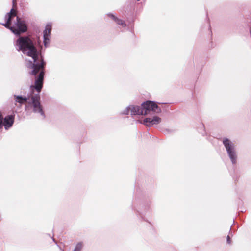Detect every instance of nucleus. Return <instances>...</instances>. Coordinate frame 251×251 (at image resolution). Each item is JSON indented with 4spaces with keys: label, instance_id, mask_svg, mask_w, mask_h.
<instances>
[{
    "label": "nucleus",
    "instance_id": "1",
    "mask_svg": "<svg viewBox=\"0 0 251 251\" xmlns=\"http://www.w3.org/2000/svg\"><path fill=\"white\" fill-rule=\"evenodd\" d=\"M16 50L21 51L24 54L32 57V60H29L27 68L31 70L30 75H35L39 72H46V62L40 51L35 46L33 39L29 35H21L18 36L14 42Z\"/></svg>",
    "mask_w": 251,
    "mask_h": 251
},
{
    "label": "nucleus",
    "instance_id": "2",
    "mask_svg": "<svg viewBox=\"0 0 251 251\" xmlns=\"http://www.w3.org/2000/svg\"><path fill=\"white\" fill-rule=\"evenodd\" d=\"M46 72H39L35 75H31L34 76V82L30 85V92L26 95H23V104L25 102V110L27 112L29 109H32L34 113H39L43 119L46 115L41 102L40 92L43 87L44 78Z\"/></svg>",
    "mask_w": 251,
    "mask_h": 251
},
{
    "label": "nucleus",
    "instance_id": "3",
    "mask_svg": "<svg viewBox=\"0 0 251 251\" xmlns=\"http://www.w3.org/2000/svg\"><path fill=\"white\" fill-rule=\"evenodd\" d=\"M151 203V196L147 195L145 192L137 190L131 207L139 219L151 224L148 218L151 217L152 215Z\"/></svg>",
    "mask_w": 251,
    "mask_h": 251
},
{
    "label": "nucleus",
    "instance_id": "4",
    "mask_svg": "<svg viewBox=\"0 0 251 251\" xmlns=\"http://www.w3.org/2000/svg\"><path fill=\"white\" fill-rule=\"evenodd\" d=\"M166 104V103H160L150 100H147L141 103V106L142 107V110H144V116H146L151 113L155 114H159L162 112V108L165 110H167L169 108L168 105L163 106L162 107L159 106V104L163 105Z\"/></svg>",
    "mask_w": 251,
    "mask_h": 251
},
{
    "label": "nucleus",
    "instance_id": "5",
    "mask_svg": "<svg viewBox=\"0 0 251 251\" xmlns=\"http://www.w3.org/2000/svg\"><path fill=\"white\" fill-rule=\"evenodd\" d=\"M222 141L232 164L233 166L236 165L238 157L235 144L226 137L223 138Z\"/></svg>",
    "mask_w": 251,
    "mask_h": 251
},
{
    "label": "nucleus",
    "instance_id": "6",
    "mask_svg": "<svg viewBox=\"0 0 251 251\" xmlns=\"http://www.w3.org/2000/svg\"><path fill=\"white\" fill-rule=\"evenodd\" d=\"M11 24H9V26H7L6 28L10 29L13 33L17 36H21V34L25 33L27 31V23L19 16H16V21L12 26L10 25Z\"/></svg>",
    "mask_w": 251,
    "mask_h": 251
},
{
    "label": "nucleus",
    "instance_id": "7",
    "mask_svg": "<svg viewBox=\"0 0 251 251\" xmlns=\"http://www.w3.org/2000/svg\"><path fill=\"white\" fill-rule=\"evenodd\" d=\"M15 114L8 115L3 118V115L0 112V131L4 127L5 130H8L11 127L14 122Z\"/></svg>",
    "mask_w": 251,
    "mask_h": 251
},
{
    "label": "nucleus",
    "instance_id": "8",
    "mask_svg": "<svg viewBox=\"0 0 251 251\" xmlns=\"http://www.w3.org/2000/svg\"><path fill=\"white\" fill-rule=\"evenodd\" d=\"M161 122V118L157 115L152 117H146L143 120H138L136 123L142 124L147 127H151L154 125H158Z\"/></svg>",
    "mask_w": 251,
    "mask_h": 251
},
{
    "label": "nucleus",
    "instance_id": "9",
    "mask_svg": "<svg viewBox=\"0 0 251 251\" xmlns=\"http://www.w3.org/2000/svg\"><path fill=\"white\" fill-rule=\"evenodd\" d=\"M16 16V12L14 11L13 7H12L10 10V11L7 13L5 15V23H0V24L4 26L5 27L9 26V24L12 23V20L13 17Z\"/></svg>",
    "mask_w": 251,
    "mask_h": 251
},
{
    "label": "nucleus",
    "instance_id": "10",
    "mask_svg": "<svg viewBox=\"0 0 251 251\" xmlns=\"http://www.w3.org/2000/svg\"><path fill=\"white\" fill-rule=\"evenodd\" d=\"M105 16L109 17L115 22L117 25L121 26L122 27H126L127 26L126 23L125 21L118 18L115 14L112 13H107L105 14Z\"/></svg>",
    "mask_w": 251,
    "mask_h": 251
},
{
    "label": "nucleus",
    "instance_id": "11",
    "mask_svg": "<svg viewBox=\"0 0 251 251\" xmlns=\"http://www.w3.org/2000/svg\"><path fill=\"white\" fill-rule=\"evenodd\" d=\"M144 110L142 106L130 105V115L133 116H144Z\"/></svg>",
    "mask_w": 251,
    "mask_h": 251
},
{
    "label": "nucleus",
    "instance_id": "12",
    "mask_svg": "<svg viewBox=\"0 0 251 251\" xmlns=\"http://www.w3.org/2000/svg\"><path fill=\"white\" fill-rule=\"evenodd\" d=\"M52 27L50 24H47L43 31V37H47L50 38Z\"/></svg>",
    "mask_w": 251,
    "mask_h": 251
},
{
    "label": "nucleus",
    "instance_id": "13",
    "mask_svg": "<svg viewBox=\"0 0 251 251\" xmlns=\"http://www.w3.org/2000/svg\"><path fill=\"white\" fill-rule=\"evenodd\" d=\"M13 97L15 101V104L16 103H18L20 105L23 104V95L14 94Z\"/></svg>",
    "mask_w": 251,
    "mask_h": 251
},
{
    "label": "nucleus",
    "instance_id": "14",
    "mask_svg": "<svg viewBox=\"0 0 251 251\" xmlns=\"http://www.w3.org/2000/svg\"><path fill=\"white\" fill-rule=\"evenodd\" d=\"M198 131L199 133L201 134L202 136H204L206 134L205 126L203 124H200V127L198 128Z\"/></svg>",
    "mask_w": 251,
    "mask_h": 251
},
{
    "label": "nucleus",
    "instance_id": "15",
    "mask_svg": "<svg viewBox=\"0 0 251 251\" xmlns=\"http://www.w3.org/2000/svg\"><path fill=\"white\" fill-rule=\"evenodd\" d=\"M83 246V243L82 242H79L76 244L73 251H81Z\"/></svg>",
    "mask_w": 251,
    "mask_h": 251
},
{
    "label": "nucleus",
    "instance_id": "16",
    "mask_svg": "<svg viewBox=\"0 0 251 251\" xmlns=\"http://www.w3.org/2000/svg\"><path fill=\"white\" fill-rule=\"evenodd\" d=\"M130 112V105L126 107V109L121 112L120 114L122 115H128Z\"/></svg>",
    "mask_w": 251,
    "mask_h": 251
},
{
    "label": "nucleus",
    "instance_id": "17",
    "mask_svg": "<svg viewBox=\"0 0 251 251\" xmlns=\"http://www.w3.org/2000/svg\"><path fill=\"white\" fill-rule=\"evenodd\" d=\"M50 43V38L45 37H43V43L44 46L47 48L49 46V45Z\"/></svg>",
    "mask_w": 251,
    "mask_h": 251
},
{
    "label": "nucleus",
    "instance_id": "18",
    "mask_svg": "<svg viewBox=\"0 0 251 251\" xmlns=\"http://www.w3.org/2000/svg\"><path fill=\"white\" fill-rule=\"evenodd\" d=\"M226 242L228 244H230L232 242L231 239L229 235L226 237Z\"/></svg>",
    "mask_w": 251,
    "mask_h": 251
},
{
    "label": "nucleus",
    "instance_id": "19",
    "mask_svg": "<svg viewBox=\"0 0 251 251\" xmlns=\"http://www.w3.org/2000/svg\"><path fill=\"white\" fill-rule=\"evenodd\" d=\"M208 30L209 31L211 35H212V31H211V29L210 25L209 24H208Z\"/></svg>",
    "mask_w": 251,
    "mask_h": 251
},
{
    "label": "nucleus",
    "instance_id": "20",
    "mask_svg": "<svg viewBox=\"0 0 251 251\" xmlns=\"http://www.w3.org/2000/svg\"><path fill=\"white\" fill-rule=\"evenodd\" d=\"M12 3H13V5H14L15 4V0H13Z\"/></svg>",
    "mask_w": 251,
    "mask_h": 251
},
{
    "label": "nucleus",
    "instance_id": "21",
    "mask_svg": "<svg viewBox=\"0 0 251 251\" xmlns=\"http://www.w3.org/2000/svg\"><path fill=\"white\" fill-rule=\"evenodd\" d=\"M51 238H52L53 241L55 242V240L54 238L53 237H52Z\"/></svg>",
    "mask_w": 251,
    "mask_h": 251
},
{
    "label": "nucleus",
    "instance_id": "22",
    "mask_svg": "<svg viewBox=\"0 0 251 251\" xmlns=\"http://www.w3.org/2000/svg\"><path fill=\"white\" fill-rule=\"evenodd\" d=\"M137 1H140V0H137Z\"/></svg>",
    "mask_w": 251,
    "mask_h": 251
}]
</instances>
